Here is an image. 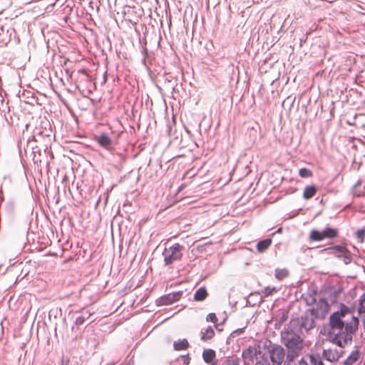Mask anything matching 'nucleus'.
<instances>
[{
	"label": "nucleus",
	"instance_id": "nucleus-34",
	"mask_svg": "<svg viewBox=\"0 0 365 365\" xmlns=\"http://www.w3.org/2000/svg\"><path fill=\"white\" fill-rule=\"evenodd\" d=\"M206 320L207 322L216 323L217 322V317L215 313H210L207 314V316L206 317Z\"/></svg>",
	"mask_w": 365,
	"mask_h": 365
},
{
	"label": "nucleus",
	"instance_id": "nucleus-41",
	"mask_svg": "<svg viewBox=\"0 0 365 365\" xmlns=\"http://www.w3.org/2000/svg\"><path fill=\"white\" fill-rule=\"evenodd\" d=\"M68 364H69V359H65L63 358L62 359L61 364V365H68Z\"/></svg>",
	"mask_w": 365,
	"mask_h": 365
},
{
	"label": "nucleus",
	"instance_id": "nucleus-24",
	"mask_svg": "<svg viewBox=\"0 0 365 365\" xmlns=\"http://www.w3.org/2000/svg\"><path fill=\"white\" fill-rule=\"evenodd\" d=\"M289 274V272L287 269H275V277L279 279L282 280L284 278L287 277Z\"/></svg>",
	"mask_w": 365,
	"mask_h": 365
},
{
	"label": "nucleus",
	"instance_id": "nucleus-29",
	"mask_svg": "<svg viewBox=\"0 0 365 365\" xmlns=\"http://www.w3.org/2000/svg\"><path fill=\"white\" fill-rule=\"evenodd\" d=\"M340 336L341 333L336 334L330 341L331 343L337 345L339 347H344V344L342 342Z\"/></svg>",
	"mask_w": 365,
	"mask_h": 365
},
{
	"label": "nucleus",
	"instance_id": "nucleus-40",
	"mask_svg": "<svg viewBox=\"0 0 365 365\" xmlns=\"http://www.w3.org/2000/svg\"><path fill=\"white\" fill-rule=\"evenodd\" d=\"M353 324H356V325L357 326V327H359V319L358 317H352V322H351Z\"/></svg>",
	"mask_w": 365,
	"mask_h": 365
},
{
	"label": "nucleus",
	"instance_id": "nucleus-14",
	"mask_svg": "<svg viewBox=\"0 0 365 365\" xmlns=\"http://www.w3.org/2000/svg\"><path fill=\"white\" fill-rule=\"evenodd\" d=\"M36 135L41 136L42 138L50 137L53 133L50 123L46 122L45 126H40L36 128Z\"/></svg>",
	"mask_w": 365,
	"mask_h": 365
},
{
	"label": "nucleus",
	"instance_id": "nucleus-9",
	"mask_svg": "<svg viewBox=\"0 0 365 365\" xmlns=\"http://www.w3.org/2000/svg\"><path fill=\"white\" fill-rule=\"evenodd\" d=\"M319 310L321 311V317L324 319L329 310V304L326 298H321L317 304V309H310L309 311L311 315L315 318L319 317Z\"/></svg>",
	"mask_w": 365,
	"mask_h": 365
},
{
	"label": "nucleus",
	"instance_id": "nucleus-31",
	"mask_svg": "<svg viewBox=\"0 0 365 365\" xmlns=\"http://www.w3.org/2000/svg\"><path fill=\"white\" fill-rule=\"evenodd\" d=\"M333 331L334 330L330 327L327 328L326 326H324V327L321 329L319 333L322 335L327 336L328 337H331L333 335Z\"/></svg>",
	"mask_w": 365,
	"mask_h": 365
},
{
	"label": "nucleus",
	"instance_id": "nucleus-12",
	"mask_svg": "<svg viewBox=\"0 0 365 365\" xmlns=\"http://www.w3.org/2000/svg\"><path fill=\"white\" fill-rule=\"evenodd\" d=\"M303 349H287L285 351V365H295V361Z\"/></svg>",
	"mask_w": 365,
	"mask_h": 365
},
{
	"label": "nucleus",
	"instance_id": "nucleus-18",
	"mask_svg": "<svg viewBox=\"0 0 365 365\" xmlns=\"http://www.w3.org/2000/svg\"><path fill=\"white\" fill-rule=\"evenodd\" d=\"M208 296L207 291L205 287L198 288L194 294V300L196 302L204 301Z\"/></svg>",
	"mask_w": 365,
	"mask_h": 365
},
{
	"label": "nucleus",
	"instance_id": "nucleus-1",
	"mask_svg": "<svg viewBox=\"0 0 365 365\" xmlns=\"http://www.w3.org/2000/svg\"><path fill=\"white\" fill-rule=\"evenodd\" d=\"M272 365H285V349L278 344L272 343L270 340L264 344Z\"/></svg>",
	"mask_w": 365,
	"mask_h": 365
},
{
	"label": "nucleus",
	"instance_id": "nucleus-13",
	"mask_svg": "<svg viewBox=\"0 0 365 365\" xmlns=\"http://www.w3.org/2000/svg\"><path fill=\"white\" fill-rule=\"evenodd\" d=\"M216 353L212 349H205L202 352V359L206 364L217 365V361L215 360Z\"/></svg>",
	"mask_w": 365,
	"mask_h": 365
},
{
	"label": "nucleus",
	"instance_id": "nucleus-2",
	"mask_svg": "<svg viewBox=\"0 0 365 365\" xmlns=\"http://www.w3.org/2000/svg\"><path fill=\"white\" fill-rule=\"evenodd\" d=\"M351 312L349 307L344 304H340L339 310L333 312L329 318V327L333 330H342L344 327L343 319Z\"/></svg>",
	"mask_w": 365,
	"mask_h": 365
},
{
	"label": "nucleus",
	"instance_id": "nucleus-3",
	"mask_svg": "<svg viewBox=\"0 0 365 365\" xmlns=\"http://www.w3.org/2000/svg\"><path fill=\"white\" fill-rule=\"evenodd\" d=\"M183 248V246L179 243H175L169 247H165L162 253L164 257V266L173 268V263L182 257Z\"/></svg>",
	"mask_w": 365,
	"mask_h": 365
},
{
	"label": "nucleus",
	"instance_id": "nucleus-21",
	"mask_svg": "<svg viewBox=\"0 0 365 365\" xmlns=\"http://www.w3.org/2000/svg\"><path fill=\"white\" fill-rule=\"evenodd\" d=\"M173 346L175 350L177 351L185 350L188 348L189 343L187 340L185 339H183L182 340L179 339L178 341L174 342Z\"/></svg>",
	"mask_w": 365,
	"mask_h": 365
},
{
	"label": "nucleus",
	"instance_id": "nucleus-35",
	"mask_svg": "<svg viewBox=\"0 0 365 365\" xmlns=\"http://www.w3.org/2000/svg\"><path fill=\"white\" fill-rule=\"evenodd\" d=\"M142 54L143 56V63L145 65V62H146V56H148V48L146 47V46H143L142 47Z\"/></svg>",
	"mask_w": 365,
	"mask_h": 365
},
{
	"label": "nucleus",
	"instance_id": "nucleus-7",
	"mask_svg": "<svg viewBox=\"0 0 365 365\" xmlns=\"http://www.w3.org/2000/svg\"><path fill=\"white\" fill-rule=\"evenodd\" d=\"M96 141L108 151H112L117 144L118 138L110 137L106 133H101L95 135Z\"/></svg>",
	"mask_w": 365,
	"mask_h": 365
},
{
	"label": "nucleus",
	"instance_id": "nucleus-44",
	"mask_svg": "<svg viewBox=\"0 0 365 365\" xmlns=\"http://www.w3.org/2000/svg\"><path fill=\"white\" fill-rule=\"evenodd\" d=\"M185 131L186 133L188 134V135H191V132L190 130L187 128V127H185Z\"/></svg>",
	"mask_w": 365,
	"mask_h": 365
},
{
	"label": "nucleus",
	"instance_id": "nucleus-16",
	"mask_svg": "<svg viewBox=\"0 0 365 365\" xmlns=\"http://www.w3.org/2000/svg\"><path fill=\"white\" fill-rule=\"evenodd\" d=\"M82 315L78 317L75 320V325L81 326L84 324L86 319H88L92 314L94 313L93 312H91L89 310H82Z\"/></svg>",
	"mask_w": 365,
	"mask_h": 365
},
{
	"label": "nucleus",
	"instance_id": "nucleus-19",
	"mask_svg": "<svg viewBox=\"0 0 365 365\" xmlns=\"http://www.w3.org/2000/svg\"><path fill=\"white\" fill-rule=\"evenodd\" d=\"M271 238H266L259 241L256 245L257 250L262 253L264 252L266 250H267L272 244Z\"/></svg>",
	"mask_w": 365,
	"mask_h": 365
},
{
	"label": "nucleus",
	"instance_id": "nucleus-15",
	"mask_svg": "<svg viewBox=\"0 0 365 365\" xmlns=\"http://www.w3.org/2000/svg\"><path fill=\"white\" fill-rule=\"evenodd\" d=\"M317 192V187L314 185H307L304 187L303 192V197L305 200H309L312 198Z\"/></svg>",
	"mask_w": 365,
	"mask_h": 365
},
{
	"label": "nucleus",
	"instance_id": "nucleus-45",
	"mask_svg": "<svg viewBox=\"0 0 365 365\" xmlns=\"http://www.w3.org/2000/svg\"><path fill=\"white\" fill-rule=\"evenodd\" d=\"M315 302V299L314 298H312V304Z\"/></svg>",
	"mask_w": 365,
	"mask_h": 365
},
{
	"label": "nucleus",
	"instance_id": "nucleus-26",
	"mask_svg": "<svg viewBox=\"0 0 365 365\" xmlns=\"http://www.w3.org/2000/svg\"><path fill=\"white\" fill-rule=\"evenodd\" d=\"M299 175L301 178H307L312 177L313 175V173L312 170H310L309 169L307 168H302L299 170Z\"/></svg>",
	"mask_w": 365,
	"mask_h": 365
},
{
	"label": "nucleus",
	"instance_id": "nucleus-46",
	"mask_svg": "<svg viewBox=\"0 0 365 365\" xmlns=\"http://www.w3.org/2000/svg\"><path fill=\"white\" fill-rule=\"evenodd\" d=\"M212 365V364H211Z\"/></svg>",
	"mask_w": 365,
	"mask_h": 365
},
{
	"label": "nucleus",
	"instance_id": "nucleus-4",
	"mask_svg": "<svg viewBox=\"0 0 365 365\" xmlns=\"http://www.w3.org/2000/svg\"><path fill=\"white\" fill-rule=\"evenodd\" d=\"M339 235V230L327 226L322 230H312L309 239L310 241L321 242L325 239L333 240Z\"/></svg>",
	"mask_w": 365,
	"mask_h": 365
},
{
	"label": "nucleus",
	"instance_id": "nucleus-11",
	"mask_svg": "<svg viewBox=\"0 0 365 365\" xmlns=\"http://www.w3.org/2000/svg\"><path fill=\"white\" fill-rule=\"evenodd\" d=\"M299 325L301 330L304 329L306 332H308L314 327L315 322L314 318L304 314L299 319Z\"/></svg>",
	"mask_w": 365,
	"mask_h": 365
},
{
	"label": "nucleus",
	"instance_id": "nucleus-23",
	"mask_svg": "<svg viewBox=\"0 0 365 365\" xmlns=\"http://www.w3.org/2000/svg\"><path fill=\"white\" fill-rule=\"evenodd\" d=\"M309 358L312 365H324L319 354H312Z\"/></svg>",
	"mask_w": 365,
	"mask_h": 365
},
{
	"label": "nucleus",
	"instance_id": "nucleus-38",
	"mask_svg": "<svg viewBox=\"0 0 365 365\" xmlns=\"http://www.w3.org/2000/svg\"><path fill=\"white\" fill-rule=\"evenodd\" d=\"M295 365H309L308 361L304 359V358H302L298 362L295 361Z\"/></svg>",
	"mask_w": 365,
	"mask_h": 365
},
{
	"label": "nucleus",
	"instance_id": "nucleus-6",
	"mask_svg": "<svg viewBox=\"0 0 365 365\" xmlns=\"http://www.w3.org/2000/svg\"><path fill=\"white\" fill-rule=\"evenodd\" d=\"M282 342L287 349H303V339L297 334L287 333L282 336Z\"/></svg>",
	"mask_w": 365,
	"mask_h": 365
},
{
	"label": "nucleus",
	"instance_id": "nucleus-20",
	"mask_svg": "<svg viewBox=\"0 0 365 365\" xmlns=\"http://www.w3.org/2000/svg\"><path fill=\"white\" fill-rule=\"evenodd\" d=\"M360 353L358 350H355L351 353V354L344 360V365H352L359 358Z\"/></svg>",
	"mask_w": 365,
	"mask_h": 365
},
{
	"label": "nucleus",
	"instance_id": "nucleus-17",
	"mask_svg": "<svg viewBox=\"0 0 365 365\" xmlns=\"http://www.w3.org/2000/svg\"><path fill=\"white\" fill-rule=\"evenodd\" d=\"M322 356L326 360L333 362L338 361L340 357V355L338 354L337 351L333 352L331 349H324L322 352Z\"/></svg>",
	"mask_w": 365,
	"mask_h": 365
},
{
	"label": "nucleus",
	"instance_id": "nucleus-10",
	"mask_svg": "<svg viewBox=\"0 0 365 365\" xmlns=\"http://www.w3.org/2000/svg\"><path fill=\"white\" fill-rule=\"evenodd\" d=\"M261 354L260 350H257L256 348L250 346L242 351V357L243 358L245 364L250 365V364H252L257 355H260Z\"/></svg>",
	"mask_w": 365,
	"mask_h": 365
},
{
	"label": "nucleus",
	"instance_id": "nucleus-30",
	"mask_svg": "<svg viewBox=\"0 0 365 365\" xmlns=\"http://www.w3.org/2000/svg\"><path fill=\"white\" fill-rule=\"evenodd\" d=\"M220 365H240L237 359L225 358L220 362Z\"/></svg>",
	"mask_w": 365,
	"mask_h": 365
},
{
	"label": "nucleus",
	"instance_id": "nucleus-28",
	"mask_svg": "<svg viewBox=\"0 0 365 365\" xmlns=\"http://www.w3.org/2000/svg\"><path fill=\"white\" fill-rule=\"evenodd\" d=\"M288 314L287 312H284L282 316H280L275 322V328L279 329L280 326L287 320Z\"/></svg>",
	"mask_w": 365,
	"mask_h": 365
},
{
	"label": "nucleus",
	"instance_id": "nucleus-25",
	"mask_svg": "<svg viewBox=\"0 0 365 365\" xmlns=\"http://www.w3.org/2000/svg\"><path fill=\"white\" fill-rule=\"evenodd\" d=\"M345 331L347 334H354L356 330L358 329L357 326L356 324H353L352 322L350 323H345L344 322V327Z\"/></svg>",
	"mask_w": 365,
	"mask_h": 365
},
{
	"label": "nucleus",
	"instance_id": "nucleus-33",
	"mask_svg": "<svg viewBox=\"0 0 365 365\" xmlns=\"http://www.w3.org/2000/svg\"><path fill=\"white\" fill-rule=\"evenodd\" d=\"M356 237L360 242H363L364 237L365 236V230L360 229L358 230L356 232Z\"/></svg>",
	"mask_w": 365,
	"mask_h": 365
},
{
	"label": "nucleus",
	"instance_id": "nucleus-42",
	"mask_svg": "<svg viewBox=\"0 0 365 365\" xmlns=\"http://www.w3.org/2000/svg\"><path fill=\"white\" fill-rule=\"evenodd\" d=\"M341 292V288H339L334 291V295L335 297L338 296V294Z\"/></svg>",
	"mask_w": 365,
	"mask_h": 365
},
{
	"label": "nucleus",
	"instance_id": "nucleus-39",
	"mask_svg": "<svg viewBox=\"0 0 365 365\" xmlns=\"http://www.w3.org/2000/svg\"><path fill=\"white\" fill-rule=\"evenodd\" d=\"M183 358V365H189L190 361V358L189 357V355H185L182 356Z\"/></svg>",
	"mask_w": 365,
	"mask_h": 365
},
{
	"label": "nucleus",
	"instance_id": "nucleus-27",
	"mask_svg": "<svg viewBox=\"0 0 365 365\" xmlns=\"http://www.w3.org/2000/svg\"><path fill=\"white\" fill-rule=\"evenodd\" d=\"M358 313L359 314L365 313V294H363L359 298Z\"/></svg>",
	"mask_w": 365,
	"mask_h": 365
},
{
	"label": "nucleus",
	"instance_id": "nucleus-37",
	"mask_svg": "<svg viewBox=\"0 0 365 365\" xmlns=\"http://www.w3.org/2000/svg\"><path fill=\"white\" fill-rule=\"evenodd\" d=\"M6 208L9 211V212H13L14 209V203L13 202H9L8 203H6Z\"/></svg>",
	"mask_w": 365,
	"mask_h": 365
},
{
	"label": "nucleus",
	"instance_id": "nucleus-32",
	"mask_svg": "<svg viewBox=\"0 0 365 365\" xmlns=\"http://www.w3.org/2000/svg\"><path fill=\"white\" fill-rule=\"evenodd\" d=\"M256 365H272V363L267 358L262 356V359L256 362Z\"/></svg>",
	"mask_w": 365,
	"mask_h": 365
},
{
	"label": "nucleus",
	"instance_id": "nucleus-5",
	"mask_svg": "<svg viewBox=\"0 0 365 365\" xmlns=\"http://www.w3.org/2000/svg\"><path fill=\"white\" fill-rule=\"evenodd\" d=\"M320 252H326L329 255H334L336 258L341 259L345 264H349L352 261L351 252L344 245L329 247L322 250Z\"/></svg>",
	"mask_w": 365,
	"mask_h": 365
},
{
	"label": "nucleus",
	"instance_id": "nucleus-8",
	"mask_svg": "<svg viewBox=\"0 0 365 365\" xmlns=\"http://www.w3.org/2000/svg\"><path fill=\"white\" fill-rule=\"evenodd\" d=\"M182 294V291H178L163 295L156 300V304L158 306L171 304L175 302L179 301L181 299Z\"/></svg>",
	"mask_w": 365,
	"mask_h": 365
},
{
	"label": "nucleus",
	"instance_id": "nucleus-36",
	"mask_svg": "<svg viewBox=\"0 0 365 365\" xmlns=\"http://www.w3.org/2000/svg\"><path fill=\"white\" fill-rule=\"evenodd\" d=\"M276 289L274 287L270 288L269 287H266L264 289V294L265 296L271 295L273 292H275Z\"/></svg>",
	"mask_w": 365,
	"mask_h": 365
},
{
	"label": "nucleus",
	"instance_id": "nucleus-43",
	"mask_svg": "<svg viewBox=\"0 0 365 365\" xmlns=\"http://www.w3.org/2000/svg\"><path fill=\"white\" fill-rule=\"evenodd\" d=\"M243 331H244V328L237 329H236L235 331H233V334L234 333H242Z\"/></svg>",
	"mask_w": 365,
	"mask_h": 365
},
{
	"label": "nucleus",
	"instance_id": "nucleus-22",
	"mask_svg": "<svg viewBox=\"0 0 365 365\" xmlns=\"http://www.w3.org/2000/svg\"><path fill=\"white\" fill-rule=\"evenodd\" d=\"M215 336V331L210 326L207 327L205 331H201V339L207 341L211 339Z\"/></svg>",
	"mask_w": 365,
	"mask_h": 365
}]
</instances>
